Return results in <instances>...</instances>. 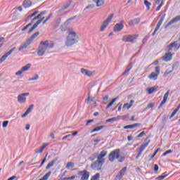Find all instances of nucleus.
Wrapping results in <instances>:
<instances>
[{
    "mask_svg": "<svg viewBox=\"0 0 180 180\" xmlns=\"http://www.w3.org/2000/svg\"><path fill=\"white\" fill-rule=\"evenodd\" d=\"M79 41V37L77 34V32L72 30L68 31V34L66 37L65 41V45L66 47H72V46L77 44Z\"/></svg>",
    "mask_w": 180,
    "mask_h": 180,
    "instance_id": "f257e3e1",
    "label": "nucleus"
},
{
    "mask_svg": "<svg viewBox=\"0 0 180 180\" xmlns=\"http://www.w3.org/2000/svg\"><path fill=\"white\" fill-rule=\"evenodd\" d=\"M53 47L54 44H53V42H50L47 40L41 41L37 50V56H39V57H43L48 49H53Z\"/></svg>",
    "mask_w": 180,
    "mask_h": 180,
    "instance_id": "f03ea898",
    "label": "nucleus"
},
{
    "mask_svg": "<svg viewBox=\"0 0 180 180\" xmlns=\"http://www.w3.org/2000/svg\"><path fill=\"white\" fill-rule=\"evenodd\" d=\"M119 158H120V149L111 151L108 155V160L110 162H113L115 160H119Z\"/></svg>",
    "mask_w": 180,
    "mask_h": 180,
    "instance_id": "7ed1b4c3",
    "label": "nucleus"
},
{
    "mask_svg": "<svg viewBox=\"0 0 180 180\" xmlns=\"http://www.w3.org/2000/svg\"><path fill=\"white\" fill-rule=\"evenodd\" d=\"M105 160H97L94 162H93L91 165V169H94V171H101L102 169V166L103 165V163L105 162Z\"/></svg>",
    "mask_w": 180,
    "mask_h": 180,
    "instance_id": "20e7f679",
    "label": "nucleus"
},
{
    "mask_svg": "<svg viewBox=\"0 0 180 180\" xmlns=\"http://www.w3.org/2000/svg\"><path fill=\"white\" fill-rule=\"evenodd\" d=\"M158 75H160V67L157 66L155 68V72H152L150 75L148 76V78L153 81H157V79H158Z\"/></svg>",
    "mask_w": 180,
    "mask_h": 180,
    "instance_id": "39448f33",
    "label": "nucleus"
},
{
    "mask_svg": "<svg viewBox=\"0 0 180 180\" xmlns=\"http://www.w3.org/2000/svg\"><path fill=\"white\" fill-rule=\"evenodd\" d=\"M112 19H113V13L110 14L108 18L103 22V25H101L100 30L101 32H104L106 27L109 25V23L112 22Z\"/></svg>",
    "mask_w": 180,
    "mask_h": 180,
    "instance_id": "423d86ee",
    "label": "nucleus"
},
{
    "mask_svg": "<svg viewBox=\"0 0 180 180\" xmlns=\"http://www.w3.org/2000/svg\"><path fill=\"white\" fill-rule=\"evenodd\" d=\"M29 93H22L18 96L17 99L18 103H26V96H29Z\"/></svg>",
    "mask_w": 180,
    "mask_h": 180,
    "instance_id": "0eeeda50",
    "label": "nucleus"
},
{
    "mask_svg": "<svg viewBox=\"0 0 180 180\" xmlns=\"http://www.w3.org/2000/svg\"><path fill=\"white\" fill-rule=\"evenodd\" d=\"M134 40H136L134 35H124L122 37V41L125 43H134Z\"/></svg>",
    "mask_w": 180,
    "mask_h": 180,
    "instance_id": "6e6552de",
    "label": "nucleus"
},
{
    "mask_svg": "<svg viewBox=\"0 0 180 180\" xmlns=\"http://www.w3.org/2000/svg\"><path fill=\"white\" fill-rule=\"evenodd\" d=\"M32 44L27 39L26 41L23 42L22 44H20V47L18 48L19 51H25L26 49H30L29 46Z\"/></svg>",
    "mask_w": 180,
    "mask_h": 180,
    "instance_id": "1a4fd4ad",
    "label": "nucleus"
},
{
    "mask_svg": "<svg viewBox=\"0 0 180 180\" xmlns=\"http://www.w3.org/2000/svg\"><path fill=\"white\" fill-rule=\"evenodd\" d=\"M80 72H82L83 75H86V77H94L95 75V71L88 70L85 68H81Z\"/></svg>",
    "mask_w": 180,
    "mask_h": 180,
    "instance_id": "9d476101",
    "label": "nucleus"
},
{
    "mask_svg": "<svg viewBox=\"0 0 180 180\" xmlns=\"http://www.w3.org/2000/svg\"><path fill=\"white\" fill-rule=\"evenodd\" d=\"M79 175H82L81 180L89 179V173L86 170L80 171L78 172Z\"/></svg>",
    "mask_w": 180,
    "mask_h": 180,
    "instance_id": "9b49d317",
    "label": "nucleus"
},
{
    "mask_svg": "<svg viewBox=\"0 0 180 180\" xmlns=\"http://www.w3.org/2000/svg\"><path fill=\"white\" fill-rule=\"evenodd\" d=\"M15 49H16L15 47H13L10 51H8L5 55L1 56V58H0V63H4V61H5V60H6V58H8V57H9V56H11L12 53L15 51Z\"/></svg>",
    "mask_w": 180,
    "mask_h": 180,
    "instance_id": "f8f14e48",
    "label": "nucleus"
},
{
    "mask_svg": "<svg viewBox=\"0 0 180 180\" xmlns=\"http://www.w3.org/2000/svg\"><path fill=\"white\" fill-rule=\"evenodd\" d=\"M180 20V15L174 17L173 19H172L167 25L165 26V29H167L171 26V25H174V23H176L177 22H179Z\"/></svg>",
    "mask_w": 180,
    "mask_h": 180,
    "instance_id": "ddd939ff",
    "label": "nucleus"
},
{
    "mask_svg": "<svg viewBox=\"0 0 180 180\" xmlns=\"http://www.w3.org/2000/svg\"><path fill=\"white\" fill-rule=\"evenodd\" d=\"M123 27H124L123 22L117 23L113 27V32H121V30H123Z\"/></svg>",
    "mask_w": 180,
    "mask_h": 180,
    "instance_id": "4468645a",
    "label": "nucleus"
},
{
    "mask_svg": "<svg viewBox=\"0 0 180 180\" xmlns=\"http://www.w3.org/2000/svg\"><path fill=\"white\" fill-rule=\"evenodd\" d=\"M108 155V151L106 150H103L100 153V154L97 156V159L98 160V161H102V160H105V158H103L104 157H106V155Z\"/></svg>",
    "mask_w": 180,
    "mask_h": 180,
    "instance_id": "2eb2a0df",
    "label": "nucleus"
},
{
    "mask_svg": "<svg viewBox=\"0 0 180 180\" xmlns=\"http://www.w3.org/2000/svg\"><path fill=\"white\" fill-rule=\"evenodd\" d=\"M172 59V54L171 53H167L162 57V60L166 62L171 61Z\"/></svg>",
    "mask_w": 180,
    "mask_h": 180,
    "instance_id": "dca6fc26",
    "label": "nucleus"
},
{
    "mask_svg": "<svg viewBox=\"0 0 180 180\" xmlns=\"http://www.w3.org/2000/svg\"><path fill=\"white\" fill-rule=\"evenodd\" d=\"M162 22H164V21H162V20H159L152 36H154L155 34V33H157V32H158V30H160V27H161V25H162Z\"/></svg>",
    "mask_w": 180,
    "mask_h": 180,
    "instance_id": "f3484780",
    "label": "nucleus"
},
{
    "mask_svg": "<svg viewBox=\"0 0 180 180\" xmlns=\"http://www.w3.org/2000/svg\"><path fill=\"white\" fill-rule=\"evenodd\" d=\"M47 146H48L47 143H44L42 146L35 150V154H40L41 153H43V150H44V148H46Z\"/></svg>",
    "mask_w": 180,
    "mask_h": 180,
    "instance_id": "a211bd4d",
    "label": "nucleus"
},
{
    "mask_svg": "<svg viewBox=\"0 0 180 180\" xmlns=\"http://www.w3.org/2000/svg\"><path fill=\"white\" fill-rule=\"evenodd\" d=\"M40 23H41V20H37V22H35L31 29L28 31V34H30V33H32L33 30H34V29H36V27L40 25Z\"/></svg>",
    "mask_w": 180,
    "mask_h": 180,
    "instance_id": "6ab92c4d",
    "label": "nucleus"
},
{
    "mask_svg": "<svg viewBox=\"0 0 180 180\" xmlns=\"http://www.w3.org/2000/svg\"><path fill=\"white\" fill-rule=\"evenodd\" d=\"M140 126H141V124L136 123V124H131V125L124 126V129H134V128L139 127Z\"/></svg>",
    "mask_w": 180,
    "mask_h": 180,
    "instance_id": "aec40b11",
    "label": "nucleus"
},
{
    "mask_svg": "<svg viewBox=\"0 0 180 180\" xmlns=\"http://www.w3.org/2000/svg\"><path fill=\"white\" fill-rule=\"evenodd\" d=\"M126 171H127V167H124L122 169H121L117 175V178H122L124 174H126Z\"/></svg>",
    "mask_w": 180,
    "mask_h": 180,
    "instance_id": "412c9836",
    "label": "nucleus"
},
{
    "mask_svg": "<svg viewBox=\"0 0 180 180\" xmlns=\"http://www.w3.org/2000/svg\"><path fill=\"white\" fill-rule=\"evenodd\" d=\"M22 6L25 8H30L32 6V1L30 0H25L22 3Z\"/></svg>",
    "mask_w": 180,
    "mask_h": 180,
    "instance_id": "4be33fe9",
    "label": "nucleus"
},
{
    "mask_svg": "<svg viewBox=\"0 0 180 180\" xmlns=\"http://www.w3.org/2000/svg\"><path fill=\"white\" fill-rule=\"evenodd\" d=\"M39 34H40V32H37L34 34H32L27 40L32 44L33 43V40H34V39H36V37H37Z\"/></svg>",
    "mask_w": 180,
    "mask_h": 180,
    "instance_id": "5701e85b",
    "label": "nucleus"
},
{
    "mask_svg": "<svg viewBox=\"0 0 180 180\" xmlns=\"http://www.w3.org/2000/svg\"><path fill=\"white\" fill-rule=\"evenodd\" d=\"M139 23H140V18H135L129 21V26H134V25H137Z\"/></svg>",
    "mask_w": 180,
    "mask_h": 180,
    "instance_id": "b1692460",
    "label": "nucleus"
},
{
    "mask_svg": "<svg viewBox=\"0 0 180 180\" xmlns=\"http://www.w3.org/2000/svg\"><path fill=\"white\" fill-rule=\"evenodd\" d=\"M157 88H158V86H155L146 89V91L149 95H151L153 92H155V91L157 90Z\"/></svg>",
    "mask_w": 180,
    "mask_h": 180,
    "instance_id": "393cba45",
    "label": "nucleus"
},
{
    "mask_svg": "<svg viewBox=\"0 0 180 180\" xmlns=\"http://www.w3.org/2000/svg\"><path fill=\"white\" fill-rule=\"evenodd\" d=\"M46 14V11H41L38 15L35 16L32 20V23L34 22V20H37L39 18H41L43 15Z\"/></svg>",
    "mask_w": 180,
    "mask_h": 180,
    "instance_id": "a878e982",
    "label": "nucleus"
},
{
    "mask_svg": "<svg viewBox=\"0 0 180 180\" xmlns=\"http://www.w3.org/2000/svg\"><path fill=\"white\" fill-rule=\"evenodd\" d=\"M93 2L96 4V6H102L105 4L104 0H93Z\"/></svg>",
    "mask_w": 180,
    "mask_h": 180,
    "instance_id": "bb28decb",
    "label": "nucleus"
},
{
    "mask_svg": "<svg viewBox=\"0 0 180 180\" xmlns=\"http://www.w3.org/2000/svg\"><path fill=\"white\" fill-rule=\"evenodd\" d=\"M75 167V164L72 162H69L66 165V168L67 169H72Z\"/></svg>",
    "mask_w": 180,
    "mask_h": 180,
    "instance_id": "cd10ccee",
    "label": "nucleus"
},
{
    "mask_svg": "<svg viewBox=\"0 0 180 180\" xmlns=\"http://www.w3.org/2000/svg\"><path fill=\"white\" fill-rule=\"evenodd\" d=\"M32 67V64L28 63L26 65L23 66L21 70H22V72H25L26 71H29V69Z\"/></svg>",
    "mask_w": 180,
    "mask_h": 180,
    "instance_id": "c85d7f7f",
    "label": "nucleus"
},
{
    "mask_svg": "<svg viewBox=\"0 0 180 180\" xmlns=\"http://www.w3.org/2000/svg\"><path fill=\"white\" fill-rule=\"evenodd\" d=\"M87 103L91 104V105L96 103L95 102V98H94V97L91 98L90 96H89L87 98Z\"/></svg>",
    "mask_w": 180,
    "mask_h": 180,
    "instance_id": "c756f323",
    "label": "nucleus"
},
{
    "mask_svg": "<svg viewBox=\"0 0 180 180\" xmlns=\"http://www.w3.org/2000/svg\"><path fill=\"white\" fill-rule=\"evenodd\" d=\"M117 99H119V97H116V98H115L114 99H112V100L111 101V102L108 104V105H107V107H106V109H109V108H110V106H112V105H113V103H115V102H116Z\"/></svg>",
    "mask_w": 180,
    "mask_h": 180,
    "instance_id": "7c9ffc66",
    "label": "nucleus"
},
{
    "mask_svg": "<svg viewBox=\"0 0 180 180\" xmlns=\"http://www.w3.org/2000/svg\"><path fill=\"white\" fill-rule=\"evenodd\" d=\"M119 117H120V116L110 118V119L106 120V122L107 123H110L112 122H117V120H119Z\"/></svg>",
    "mask_w": 180,
    "mask_h": 180,
    "instance_id": "2f4dec72",
    "label": "nucleus"
},
{
    "mask_svg": "<svg viewBox=\"0 0 180 180\" xmlns=\"http://www.w3.org/2000/svg\"><path fill=\"white\" fill-rule=\"evenodd\" d=\"M148 146V143L141 145L139 148V152L143 153V151H144V150H146V148H147Z\"/></svg>",
    "mask_w": 180,
    "mask_h": 180,
    "instance_id": "473e14b6",
    "label": "nucleus"
},
{
    "mask_svg": "<svg viewBox=\"0 0 180 180\" xmlns=\"http://www.w3.org/2000/svg\"><path fill=\"white\" fill-rule=\"evenodd\" d=\"M102 129H103V126L96 127L91 131V133H96V131L102 130Z\"/></svg>",
    "mask_w": 180,
    "mask_h": 180,
    "instance_id": "72a5a7b5",
    "label": "nucleus"
},
{
    "mask_svg": "<svg viewBox=\"0 0 180 180\" xmlns=\"http://www.w3.org/2000/svg\"><path fill=\"white\" fill-rule=\"evenodd\" d=\"M144 5L146 6L148 11H150V6H151V3H150L148 1L145 0L144 1Z\"/></svg>",
    "mask_w": 180,
    "mask_h": 180,
    "instance_id": "f704fd0d",
    "label": "nucleus"
},
{
    "mask_svg": "<svg viewBox=\"0 0 180 180\" xmlns=\"http://www.w3.org/2000/svg\"><path fill=\"white\" fill-rule=\"evenodd\" d=\"M33 108H34V105L33 104L30 105L25 112L29 115L33 110Z\"/></svg>",
    "mask_w": 180,
    "mask_h": 180,
    "instance_id": "c9c22d12",
    "label": "nucleus"
},
{
    "mask_svg": "<svg viewBox=\"0 0 180 180\" xmlns=\"http://www.w3.org/2000/svg\"><path fill=\"white\" fill-rule=\"evenodd\" d=\"M33 108H34V105L33 104L30 105L25 112L29 115L33 110Z\"/></svg>",
    "mask_w": 180,
    "mask_h": 180,
    "instance_id": "e433bc0d",
    "label": "nucleus"
},
{
    "mask_svg": "<svg viewBox=\"0 0 180 180\" xmlns=\"http://www.w3.org/2000/svg\"><path fill=\"white\" fill-rule=\"evenodd\" d=\"M39 79V75H35L34 77L28 79V81H37Z\"/></svg>",
    "mask_w": 180,
    "mask_h": 180,
    "instance_id": "4c0bfd02",
    "label": "nucleus"
},
{
    "mask_svg": "<svg viewBox=\"0 0 180 180\" xmlns=\"http://www.w3.org/2000/svg\"><path fill=\"white\" fill-rule=\"evenodd\" d=\"M172 72V70H167L165 71V72L164 73L163 77H168V75H169V74H171Z\"/></svg>",
    "mask_w": 180,
    "mask_h": 180,
    "instance_id": "58836bf2",
    "label": "nucleus"
},
{
    "mask_svg": "<svg viewBox=\"0 0 180 180\" xmlns=\"http://www.w3.org/2000/svg\"><path fill=\"white\" fill-rule=\"evenodd\" d=\"M55 162H56L55 160H52L51 162H49V163L47 165L46 169H49V168H51V167H53V165H54V163H55Z\"/></svg>",
    "mask_w": 180,
    "mask_h": 180,
    "instance_id": "ea45409f",
    "label": "nucleus"
},
{
    "mask_svg": "<svg viewBox=\"0 0 180 180\" xmlns=\"http://www.w3.org/2000/svg\"><path fill=\"white\" fill-rule=\"evenodd\" d=\"M178 113V109H175L169 117V119H172Z\"/></svg>",
    "mask_w": 180,
    "mask_h": 180,
    "instance_id": "a19ab883",
    "label": "nucleus"
},
{
    "mask_svg": "<svg viewBox=\"0 0 180 180\" xmlns=\"http://www.w3.org/2000/svg\"><path fill=\"white\" fill-rule=\"evenodd\" d=\"M32 22H30L29 24H27L25 27H24L22 29V32H25V30H27V29H29V27H30V26H32Z\"/></svg>",
    "mask_w": 180,
    "mask_h": 180,
    "instance_id": "79ce46f5",
    "label": "nucleus"
},
{
    "mask_svg": "<svg viewBox=\"0 0 180 180\" xmlns=\"http://www.w3.org/2000/svg\"><path fill=\"white\" fill-rule=\"evenodd\" d=\"M174 44H170L169 45L167 46V51H171L174 49L173 46Z\"/></svg>",
    "mask_w": 180,
    "mask_h": 180,
    "instance_id": "37998d69",
    "label": "nucleus"
},
{
    "mask_svg": "<svg viewBox=\"0 0 180 180\" xmlns=\"http://www.w3.org/2000/svg\"><path fill=\"white\" fill-rule=\"evenodd\" d=\"M70 6V4H68L65 6H63L62 8H60L58 12H63V11H65L68 7Z\"/></svg>",
    "mask_w": 180,
    "mask_h": 180,
    "instance_id": "c03bdc74",
    "label": "nucleus"
},
{
    "mask_svg": "<svg viewBox=\"0 0 180 180\" xmlns=\"http://www.w3.org/2000/svg\"><path fill=\"white\" fill-rule=\"evenodd\" d=\"M8 124H9V121H4L2 124V127L4 129L8 127Z\"/></svg>",
    "mask_w": 180,
    "mask_h": 180,
    "instance_id": "a18cd8bd",
    "label": "nucleus"
},
{
    "mask_svg": "<svg viewBox=\"0 0 180 180\" xmlns=\"http://www.w3.org/2000/svg\"><path fill=\"white\" fill-rule=\"evenodd\" d=\"M39 13V11H34L33 13L31 15H28L27 19H30V18H33V16H36Z\"/></svg>",
    "mask_w": 180,
    "mask_h": 180,
    "instance_id": "49530a36",
    "label": "nucleus"
},
{
    "mask_svg": "<svg viewBox=\"0 0 180 180\" xmlns=\"http://www.w3.org/2000/svg\"><path fill=\"white\" fill-rule=\"evenodd\" d=\"M39 13V11H34L33 13L31 15H28L27 19H30V18H33V16H36Z\"/></svg>",
    "mask_w": 180,
    "mask_h": 180,
    "instance_id": "de8ad7c7",
    "label": "nucleus"
},
{
    "mask_svg": "<svg viewBox=\"0 0 180 180\" xmlns=\"http://www.w3.org/2000/svg\"><path fill=\"white\" fill-rule=\"evenodd\" d=\"M167 174L159 176L158 177L156 178V179H159V180L165 179V178H167Z\"/></svg>",
    "mask_w": 180,
    "mask_h": 180,
    "instance_id": "09e8293b",
    "label": "nucleus"
},
{
    "mask_svg": "<svg viewBox=\"0 0 180 180\" xmlns=\"http://www.w3.org/2000/svg\"><path fill=\"white\" fill-rule=\"evenodd\" d=\"M168 96H169V91H167L165 93V96H164V97H163V99H165V100L167 101V99H168Z\"/></svg>",
    "mask_w": 180,
    "mask_h": 180,
    "instance_id": "8fccbe9b",
    "label": "nucleus"
},
{
    "mask_svg": "<svg viewBox=\"0 0 180 180\" xmlns=\"http://www.w3.org/2000/svg\"><path fill=\"white\" fill-rule=\"evenodd\" d=\"M157 5H164V0H155Z\"/></svg>",
    "mask_w": 180,
    "mask_h": 180,
    "instance_id": "3c124183",
    "label": "nucleus"
},
{
    "mask_svg": "<svg viewBox=\"0 0 180 180\" xmlns=\"http://www.w3.org/2000/svg\"><path fill=\"white\" fill-rule=\"evenodd\" d=\"M171 153H172V150H168L165 151V152L162 154V155H163V157H165V155H167V154H171Z\"/></svg>",
    "mask_w": 180,
    "mask_h": 180,
    "instance_id": "603ef678",
    "label": "nucleus"
},
{
    "mask_svg": "<svg viewBox=\"0 0 180 180\" xmlns=\"http://www.w3.org/2000/svg\"><path fill=\"white\" fill-rule=\"evenodd\" d=\"M165 102H167V100L164 99L162 101L160 106L158 107V109H161V108H162V105L165 103Z\"/></svg>",
    "mask_w": 180,
    "mask_h": 180,
    "instance_id": "864d4df0",
    "label": "nucleus"
},
{
    "mask_svg": "<svg viewBox=\"0 0 180 180\" xmlns=\"http://www.w3.org/2000/svg\"><path fill=\"white\" fill-rule=\"evenodd\" d=\"M21 74H23V70L22 69L15 72V75L18 77L20 76Z\"/></svg>",
    "mask_w": 180,
    "mask_h": 180,
    "instance_id": "5fc2aeb1",
    "label": "nucleus"
},
{
    "mask_svg": "<svg viewBox=\"0 0 180 180\" xmlns=\"http://www.w3.org/2000/svg\"><path fill=\"white\" fill-rule=\"evenodd\" d=\"M125 109H130L131 108V105H129V103H125L123 106Z\"/></svg>",
    "mask_w": 180,
    "mask_h": 180,
    "instance_id": "6e6d98bb",
    "label": "nucleus"
},
{
    "mask_svg": "<svg viewBox=\"0 0 180 180\" xmlns=\"http://www.w3.org/2000/svg\"><path fill=\"white\" fill-rule=\"evenodd\" d=\"M94 160H96V155H92L89 158V161H94Z\"/></svg>",
    "mask_w": 180,
    "mask_h": 180,
    "instance_id": "4d7b16f0",
    "label": "nucleus"
},
{
    "mask_svg": "<svg viewBox=\"0 0 180 180\" xmlns=\"http://www.w3.org/2000/svg\"><path fill=\"white\" fill-rule=\"evenodd\" d=\"M130 70H131V68H129L125 72H124L123 75H127L129 74V72H130Z\"/></svg>",
    "mask_w": 180,
    "mask_h": 180,
    "instance_id": "13d9d810",
    "label": "nucleus"
},
{
    "mask_svg": "<svg viewBox=\"0 0 180 180\" xmlns=\"http://www.w3.org/2000/svg\"><path fill=\"white\" fill-rule=\"evenodd\" d=\"M143 136H146V132L142 131L141 134H139L137 137L140 138V137H143Z\"/></svg>",
    "mask_w": 180,
    "mask_h": 180,
    "instance_id": "bf43d9fd",
    "label": "nucleus"
},
{
    "mask_svg": "<svg viewBox=\"0 0 180 180\" xmlns=\"http://www.w3.org/2000/svg\"><path fill=\"white\" fill-rule=\"evenodd\" d=\"M94 179H99V174H96L92 177Z\"/></svg>",
    "mask_w": 180,
    "mask_h": 180,
    "instance_id": "052dcab7",
    "label": "nucleus"
},
{
    "mask_svg": "<svg viewBox=\"0 0 180 180\" xmlns=\"http://www.w3.org/2000/svg\"><path fill=\"white\" fill-rule=\"evenodd\" d=\"M148 109H151V108H154V104L153 103H150L148 105Z\"/></svg>",
    "mask_w": 180,
    "mask_h": 180,
    "instance_id": "680f3d73",
    "label": "nucleus"
},
{
    "mask_svg": "<svg viewBox=\"0 0 180 180\" xmlns=\"http://www.w3.org/2000/svg\"><path fill=\"white\" fill-rule=\"evenodd\" d=\"M51 18V15H49L46 19L43 22L44 25Z\"/></svg>",
    "mask_w": 180,
    "mask_h": 180,
    "instance_id": "e2e57ef3",
    "label": "nucleus"
},
{
    "mask_svg": "<svg viewBox=\"0 0 180 180\" xmlns=\"http://www.w3.org/2000/svg\"><path fill=\"white\" fill-rule=\"evenodd\" d=\"M163 5L164 4H159V6L156 8V11L158 12V11H160V9H161V8H162Z\"/></svg>",
    "mask_w": 180,
    "mask_h": 180,
    "instance_id": "0e129e2a",
    "label": "nucleus"
},
{
    "mask_svg": "<svg viewBox=\"0 0 180 180\" xmlns=\"http://www.w3.org/2000/svg\"><path fill=\"white\" fill-rule=\"evenodd\" d=\"M68 137H71V134H68V135L63 136L62 140H65L66 139H68Z\"/></svg>",
    "mask_w": 180,
    "mask_h": 180,
    "instance_id": "69168bd1",
    "label": "nucleus"
},
{
    "mask_svg": "<svg viewBox=\"0 0 180 180\" xmlns=\"http://www.w3.org/2000/svg\"><path fill=\"white\" fill-rule=\"evenodd\" d=\"M127 140H128V141H131V140H133V136H128Z\"/></svg>",
    "mask_w": 180,
    "mask_h": 180,
    "instance_id": "338daca9",
    "label": "nucleus"
},
{
    "mask_svg": "<svg viewBox=\"0 0 180 180\" xmlns=\"http://www.w3.org/2000/svg\"><path fill=\"white\" fill-rule=\"evenodd\" d=\"M154 171H155V172H157V171H158V166L157 165H154Z\"/></svg>",
    "mask_w": 180,
    "mask_h": 180,
    "instance_id": "774afa93",
    "label": "nucleus"
}]
</instances>
